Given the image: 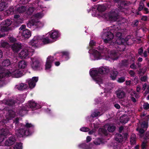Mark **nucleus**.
Masks as SVG:
<instances>
[{
    "mask_svg": "<svg viewBox=\"0 0 149 149\" xmlns=\"http://www.w3.org/2000/svg\"><path fill=\"white\" fill-rule=\"evenodd\" d=\"M109 69L108 68L102 67L98 69L94 68L91 69L90 74L93 79L102 88L104 84L102 83V81L100 77L103 74L108 73L109 71Z\"/></svg>",
    "mask_w": 149,
    "mask_h": 149,
    "instance_id": "nucleus-1",
    "label": "nucleus"
},
{
    "mask_svg": "<svg viewBox=\"0 0 149 149\" xmlns=\"http://www.w3.org/2000/svg\"><path fill=\"white\" fill-rule=\"evenodd\" d=\"M89 53H91V57L92 60H98L101 58L105 59L106 60H109L110 58L113 60H116L117 58V54L116 52H110V56L109 55L102 57V55L96 50L95 49H90L89 51Z\"/></svg>",
    "mask_w": 149,
    "mask_h": 149,
    "instance_id": "nucleus-2",
    "label": "nucleus"
},
{
    "mask_svg": "<svg viewBox=\"0 0 149 149\" xmlns=\"http://www.w3.org/2000/svg\"><path fill=\"white\" fill-rule=\"evenodd\" d=\"M33 126L30 123H27L25 125H21L20 127L16 131V134L18 136L23 137L24 135L28 136L29 135L28 129Z\"/></svg>",
    "mask_w": 149,
    "mask_h": 149,
    "instance_id": "nucleus-3",
    "label": "nucleus"
},
{
    "mask_svg": "<svg viewBox=\"0 0 149 149\" xmlns=\"http://www.w3.org/2000/svg\"><path fill=\"white\" fill-rule=\"evenodd\" d=\"M6 75L8 77L18 78L22 76V73L19 69L16 68H13L9 70H6Z\"/></svg>",
    "mask_w": 149,
    "mask_h": 149,
    "instance_id": "nucleus-4",
    "label": "nucleus"
},
{
    "mask_svg": "<svg viewBox=\"0 0 149 149\" xmlns=\"http://www.w3.org/2000/svg\"><path fill=\"white\" fill-rule=\"evenodd\" d=\"M103 17L105 18L107 20L112 21H116L118 18L117 10H115L109 13L103 15Z\"/></svg>",
    "mask_w": 149,
    "mask_h": 149,
    "instance_id": "nucleus-5",
    "label": "nucleus"
},
{
    "mask_svg": "<svg viewBox=\"0 0 149 149\" xmlns=\"http://www.w3.org/2000/svg\"><path fill=\"white\" fill-rule=\"evenodd\" d=\"M34 52V49H31L30 47H25L19 54V56L22 59L28 57L30 52Z\"/></svg>",
    "mask_w": 149,
    "mask_h": 149,
    "instance_id": "nucleus-6",
    "label": "nucleus"
},
{
    "mask_svg": "<svg viewBox=\"0 0 149 149\" xmlns=\"http://www.w3.org/2000/svg\"><path fill=\"white\" fill-rule=\"evenodd\" d=\"M40 42V37L38 36H35L29 42V45L31 46V49H34V48L39 47Z\"/></svg>",
    "mask_w": 149,
    "mask_h": 149,
    "instance_id": "nucleus-7",
    "label": "nucleus"
},
{
    "mask_svg": "<svg viewBox=\"0 0 149 149\" xmlns=\"http://www.w3.org/2000/svg\"><path fill=\"white\" fill-rule=\"evenodd\" d=\"M114 36L110 32H105L102 35V38L105 43L109 42L113 38Z\"/></svg>",
    "mask_w": 149,
    "mask_h": 149,
    "instance_id": "nucleus-8",
    "label": "nucleus"
},
{
    "mask_svg": "<svg viewBox=\"0 0 149 149\" xmlns=\"http://www.w3.org/2000/svg\"><path fill=\"white\" fill-rule=\"evenodd\" d=\"M33 8L30 7L28 8L24 6H22L17 8V12L19 13H22L26 10V13L29 14L32 13L33 11Z\"/></svg>",
    "mask_w": 149,
    "mask_h": 149,
    "instance_id": "nucleus-9",
    "label": "nucleus"
},
{
    "mask_svg": "<svg viewBox=\"0 0 149 149\" xmlns=\"http://www.w3.org/2000/svg\"><path fill=\"white\" fill-rule=\"evenodd\" d=\"M49 33L50 38L52 39L53 42L56 41L60 36L59 33L56 30H52Z\"/></svg>",
    "mask_w": 149,
    "mask_h": 149,
    "instance_id": "nucleus-10",
    "label": "nucleus"
},
{
    "mask_svg": "<svg viewBox=\"0 0 149 149\" xmlns=\"http://www.w3.org/2000/svg\"><path fill=\"white\" fill-rule=\"evenodd\" d=\"M12 23L10 19H7L3 21L2 23L3 26L1 30L2 32L7 31L9 30L8 27Z\"/></svg>",
    "mask_w": 149,
    "mask_h": 149,
    "instance_id": "nucleus-11",
    "label": "nucleus"
},
{
    "mask_svg": "<svg viewBox=\"0 0 149 149\" xmlns=\"http://www.w3.org/2000/svg\"><path fill=\"white\" fill-rule=\"evenodd\" d=\"M31 65L32 68L34 70H38L40 64L38 60L36 58H31Z\"/></svg>",
    "mask_w": 149,
    "mask_h": 149,
    "instance_id": "nucleus-12",
    "label": "nucleus"
},
{
    "mask_svg": "<svg viewBox=\"0 0 149 149\" xmlns=\"http://www.w3.org/2000/svg\"><path fill=\"white\" fill-rule=\"evenodd\" d=\"M16 141V139L15 137L14 136H11L5 141L3 145L6 146H11L14 144Z\"/></svg>",
    "mask_w": 149,
    "mask_h": 149,
    "instance_id": "nucleus-13",
    "label": "nucleus"
},
{
    "mask_svg": "<svg viewBox=\"0 0 149 149\" xmlns=\"http://www.w3.org/2000/svg\"><path fill=\"white\" fill-rule=\"evenodd\" d=\"M38 77H33L31 79H28L27 80L29 87L33 88L36 85V83L38 81Z\"/></svg>",
    "mask_w": 149,
    "mask_h": 149,
    "instance_id": "nucleus-14",
    "label": "nucleus"
},
{
    "mask_svg": "<svg viewBox=\"0 0 149 149\" xmlns=\"http://www.w3.org/2000/svg\"><path fill=\"white\" fill-rule=\"evenodd\" d=\"M23 46L21 43L18 42L14 43L13 45L11 46L12 49L14 52H17L22 49Z\"/></svg>",
    "mask_w": 149,
    "mask_h": 149,
    "instance_id": "nucleus-15",
    "label": "nucleus"
},
{
    "mask_svg": "<svg viewBox=\"0 0 149 149\" xmlns=\"http://www.w3.org/2000/svg\"><path fill=\"white\" fill-rule=\"evenodd\" d=\"M122 35V33H120L118 32L117 33L116 36L118 38L116 40V42L115 43V45H116V43L119 44V46H118V47L120 48L124 46L123 45H122L123 41H124V40L123 39H121V37Z\"/></svg>",
    "mask_w": 149,
    "mask_h": 149,
    "instance_id": "nucleus-16",
    "label": "nucleus"
},
{
    "mask_svg": "<svg viewBox=\"0 0 149 149\" xmlns=\"http://www.w3.org/2000/svg\"><path fill=\"white\" fill-rule=\"evenodd\" d=\"M79 148L83 149H95V145L90 143L87 145L85 143H83L79 145Z\"/></svg>",
    "mask_w": 149,
    "mask_h": 149,
    "instance_id": "nucleus-17",
    "label": "nucleus"
},
{
    "mask_svg": "<svg viewBox=\"0 0 149 149\" xmlns=\"http://www.w3.org/2000/svg\"><path fill=\"white\" fill-rule=\"evenodd\" d=\"M22 36L26 38H28L31 36V32L28 29H26L20 31Z\"/></svg>",
    "mask_w": 149,
    "mask_h": 149,
    "instance_id": "nucleus-18",
    "label": "nucleus"
},
{
    "mask_svg": "<svg viewBox=\"0 0 149 149\" xmlns=\"http://www.w3.org/2000/svg\"><path fill=\"white\" fill-rule=\"evenodd\" d=\"M9 133L8 130L6 127H4L0 130V136L1 137L7 136Z\"/></svg>",
    "mask_w": 149,
    "mask_h": 149,
    "instance_id": "nucleus-19",
    "label": "nucleus"
},
{
    "mask_svg": "<svg viewBox=\"0 0 149 149\" xmlns=\"http://www.w3.org/2000/svg\"><path fill=\"white\" fill-rule=\"evenodd\" d=\"M15 88L18 90H23L28 88L27 84L22 83L16 85L15 86Z\"/></svg>",
    "mask_w": 149,
    "mask_h": 149,
    "instance_id": "nucleus-20",
    "label": "nucleus"
},
{
    "mask_svg": "<svg viewBox=\"0 0 149 149\" xmlns=\"http://www.w3.org/2000/svg\"><path fill=\"white\" fill-rule=\"evenodd\" d=\"M40 22H36L34 19H32L27 24V26L29 28H32L33 26H38Z\"/></svg>",
    "mask_w": 149,
    "mask_h": 149,
    "instance_id": "nucleus-21",
    "label": "nucleus"
},
{
    "mask_svg": "<svg viewBox=\"0 0 149 149\" xmlns=\"http://www.w3.org/2000/svg\"><path fill=\"white\" fill-rule=\"evenodd\" d=\"M15 116V112L12 110H10L8 111V114L6 116V117L8 120L14 117Z\"/></svg>",
    "mask_w": 149,
    "mask_h": 149,
    "instance_id": "nucleus-22",
    "label": "nucleus"
},
{
    "mask_svg": "<svg viewBox=\"0 0 149 149\" xmlns=\"http://www.w3.org/2000/svg\"><path fill=\"white\" fill-rule=\"evenodd\" d=\"M29 105L30 107L32 109H37L40 107H39V104L36 103L33 101L29 102Z\"/></svg>",
    "mask_w": 149,
    "mask_h": 149,
    "instance_id": "nucleus-23",
    "label": "nucleus"
},
{
    "mask_svg": "<svg viewBox=\"0 0 149 149\" xmlns=\"http://www.w3.org/2000/svg\"><path fill=\"white\" fill-rule=\"evenodd\" d=\"M105 128H107L109 132H113L115 130V126L113 124H107L105 125Z\"/></svg>",
    "mask_w": 149,
    "mask_h": 149,
    "instance_id": "nucleus-24",
    "label": "nucleus"
},
{
    "mask_svg": "<svg viewBox=\"0 0 149 149\" xmlns=\"http://www.w3.org/2000/svg\"><path fill=\"white\" fill-rule=\"evenodd\" d=\"M15 101V100L11 99L8 100H4L3 102V103H4L5 104L11 106L15 104V102H14V101Z\"/></svg>",
    "mask_w": 149,
    "mask_h": 149,
    "instance_id": "nucleus-25",
    "label": "nucleus"
},
{
    "mask_svg": "<svg viewBox=\"0 0 149 149\" xmlns=\"http://www.w3.org/2000/svg\"><path fill=\"white\" fill-rule=\"evenodd\" d=\"M22 144L20 143H16L15 144L11 146L9 149H22Z\"/></svg>",
    "mask_w": 149,
    "mask_h": 149,
    "instance_id": "nucleus-26",
    "label": "nucleus"
},
{
    "mask_svg": "<svg viewBox=\"0 0 149 149\" xmlns=\"http://www.w3.org/2000/svg\"><path fill=\"white\" fill-rule=\"evenodd\" d=\"M27 63L24 61H21L18 63V67L19 68L21 69L25 68L27 66Z\"/></svg>",
    "mask_w": 149,
    "mask_h": 149,
    "instance_id": "nucleus-27",
    "label": "nucleus"
},
{
    "mask_svg": "<svg viewBox=\"0 0 149 149\" xmlns=\"http://www.w3.org/2000/svg\"><path fill=\"white\" fill-rule=\"evenodd\" d=\"M120 122L123 124L127 123L129 120V118L126 115H124L120 118Z\"/></svg>",
    "mask_w": 149,
    "mask_h": 149,
    "instance_id": "nucleus-28",
    "label": "nucleus"
},
{
    "mask_svg": "<svg viewBox=\"0 0 149 149\" xmlns=\"http://www.w3.org/2000/svg\"><path fill=\"white\" fill-rule=\"evenodd\" d=\"M116 94L117 97L120 99L123 98L125 95V94L124 92L121 90L118 91Z\"/></svg>",
    "mask_w": 149,
    "mask_h": 149,
    "instance_id": "nucleus-29",
    "label": "nucleus"
},
{
    "mask_svg": "<svg viewBox=\"0 0 149 149\" xmlns=\"http://www.w3.org/2000/svg\"><path fill=\"white\" fill-rule=\"evenodd\" d=\"M102 113H101L97 110H95L94 112H93L91 114V117H95L98 116H100L102 114Z\"/></svg>",
    "mask_w": 149,
    "mask_h": 149,
    "instance_id": "nucleus-30",
    "label": "nucleus"
},
{
    "mask_svg": "<svg viewBox=\"0 0 149 149\" xmlns=\"http://www.w3.org/2000/svg\"><path fill=\"white\" fill-rule=\"evenodd\" d=\"M41 40L44 44H46L50 43L53 42L51 40L49 39L48 38H41L40 37V41Z\"/></svg>",
    "mask_w": 149,
    "mask_h": 149,
    "instance_id": "nucleus-31",
    "label": "nucleus"
},
{
    "mask_svg": "<svg viewBox=\"0 0 149 149\" xmlns=\"http://www.w3.org/2000/svg\"><path fill=\"white\" fill-rule=\"evenodd\" d=\"M106 7L105 6L103 5H98L97 10L100 12H102L106 10Z\"/></svg>",
    "mask_w": 149,
    "mask_h": 149,
    "instance_id": "nucleus-32",
    "label": "nucleus"
},
{
    "mask_svg": "<svg viewBox=\"0 0 149 149\" xmlns=\"http://www.w3.org/2000/svg\"><path fill=\"white\" fill-rule=\"evenodd\" d=\"M115 138L116 140L117 141L120 142L122 141L123 136L120 134H116Z\"/></svg>",
    "mask_w": 149,
    "mask_h": 149,
    "instance_id": "nucleus-33",
    "label": "nucleus"
},
{
    "mask_svg": "<svg viewBox=\"0 0 149 149\" xmlns=\"http://www.w3.org/2000/svg\"><path fill=\"white\" fill-rule=\"evenodd\" d=\"M117 74L118 72L116 71H114L111 72V74L110 77L112 80H114L116 79Z\"/></svg>",
    "mask_w": 149,
    "mask_h": 149,
    "instance_id": "nucleus-34",
    "label": "nucleus"
},
{
    "mask_svg": "<svg viewBox=\"0 0 149 149\" xmlns=\"http://www.w3.org/2000/svg\"><path fill=\"white\" fill-rule=\"evenodd\" d=\"M49 59L48 58L47 60L46 63L45 64V69L46 70H49L51 68L52 66V63H49Z\"/></svg>",
    "mask_w": 149,
    "mask_h": 149,
    "instance_id": "nucleus-35",
    "label": "nucleus"
},
{
    "mask_svg": "<svg viewBox=\"0 0 149 149\" xmlns=\"http://www.w3.org/2000/svg\"><path fill=\"white\" fill-rule=\"evenodd\" d=\"M10 62L9 60L6 59L4 60L2 63L3 66H7L10 65Z\"/></svg>",
    "mask_w": 149,
    "mask_h": 149,
    "instance_id": "nucleus-36",
    "label": "nucleus"
},
{
    "mask_svg": "<svg viewBox=\"0 0 149 149\" xmlns=\"http://www.w3.org/2000/svg\"><path fill=\"white\" fill-rule=\"evenodd\" d=\"M7 13L8 15H13L14 13V9L13 7L11 6L10 7L9 9L7 10Z\"/></svg>",
    "mask_w": 149,
    "mask_h": 149,
    "instance_id": "nucleus-37",
    "label": "nucleus"
},
{
    "mask_svg": "<svg viewBox=\"0 0 149 149\" xmlns=\"http://www.w3.org/2000/svg\"><path fill=\"white\" fill-rule=\"evenodd\" d=\"M93 143L95 145H99L102 143V140L101 139L99 138H97L93 141Z\"/></svg>",
    "mask_w": 149,
    "mask_h": 149,
    "instance_id": "nucleus-38",
    "label": "nucleus"
},
{
    "mask_svg": "<svg viewBox=\"0 0 149 149\" xmlns=\"http://www.w3.org/2000/svg\"><path fill=\"white\" fill-rule=\"evenodd\" d=\"M6 8L5 2H1L0 3V11H2L4 10Z\"/></svg>",
    "mask_w": 149,
    "mask_h": 149,
    "instance_id": "nucleus-39",
    "label": "nucleus"
},
{
    "mask_svg": "<svg viewBox=\"0 0 149 149\" xmlns=\"http://www.w3.org/2000/svg\"><path fill=\"white\" fill-rule=\"evenodd\" d=\"M146 89H147V91L149 92V85H147L146 84H144L143 85L142 89L144 91Z\"/></svg>",
    "mask_w": 149,
    "mask_h": 149,
    "instance_id": "nucleus-40",
    "label": "nucleus"
},
{
    "mask_svg": "<svg viewBox=\"0 0 149 149\" xmlns=\"http://www.w3.org/2000/svg\"><path fill=\"white\" fill-rule=\"evenodd\" d=\"M148 123L147 122H144L141 124V126L142 128L146 129L148 127Z\"/></svg>",
    "mask_w": 149,
    "mask_h": 149,
    "instance_id": "nucleus-41",
    "label": "nucleus"
},
{
    "mask_svg": "<svg viewBox=\"0 0 149 149\" xmlns=\"http://www.w3.org/2000/svg\"><path fill=\"white\" fill-rule=\"evenodd\" d=\"M9 39L10 42L14 43V44L16 43L15 42L16 41V38H14L12 36H10L9 37Z\"/></svg>",
    "mask_w": 149,
    "mask_h": 149,
    "instance_id": "nucleus-42",
    "label": "nucleus"
},
{
    "mask_svg": "<svg viewBox=\"0 0 149 149\" xmlns=\"http://www.w3.org/2000/svg\"><path fill=\"white\" fill-rule=\"evenodd\" d=\"M49 59V63H51L54 61L55 60V58H54L53 56H49L47 58V60L48 59Z\"/></svg>",
    "mask_w": 149,
    "mask_h": 149,
    "instance_id": "nucleus-43",
    "label": "nucleus"
},
{
    "mask_svg": "<svg viewBox=\"0 0 149 149\" xmlns=\"http://www.w3.org/2000/svg\"><path fill=\"white\" fill-rule=\"evenodd\" d=\"M17 99L18 100V101L19 102H23L25 98L23 96V95H19L18 97H17Z\"/></svg>",
    "mask_w": 149,
    "mask_h": 149,
    "instance_id": "nucleus-44",
    "label": "nucleus"
},
{
    "mask_svg": "<svg viewBox=\"0 0 149 149\" xmlns=\"http://www.w3.org/2000/svg\"><path fill=\"white\" fill-rule=\"evenodd\" d=\"M44 16V14L42 13H37L35 15V17L38 18H40Z\"/></svg>",
    "mask_w": 149,
    "mask_h": 149,
    "instance_id": "nucleus-45",
    "label": "nucleus"
},
{
    "mask_svg": "<svg viewBox=\"0 0 149 149\" xmlns=\"http://www.w3.org/2000/svg\"><path fill=\"white\" fill-rule=\"evenodd\" d=\"M143 107L145 109H149V104L147 102L145 103L143 105Z\"/></svg>",
    "mask_w": 149,
    "mask_h": 149,
    "instance_id": "nucleus-46",
    "label": "nucleus"
},
{
    "mask_svg": "<svg viewBox=\"0 0 149 149\" xmlns=\"http://www.w3.org/2000/svg\"><path fill=\"white\" fill-rule=\"evenodd\" d=\"M130 94L131 96V97H134L136 98L137 97V95L136 94L135 91H133V90H132L130 92Z\"/></svg>",
    "mask_w": 149,
    "mask_h": 149,
    "instance_id": "nucleus-47",
    "label": "nucleus"
},
{
    "mask_svg": "<svg viewBox=\"0 0 149 149\" xmlns=\"http://www.w3.org/2000/svg\"><path fill=\"white\" fill-rule=\"evenodd\" d=\"M6 74V70L3 72L0 73V79L4 77H8Z\"/></svg>",
    "mask_w": 149,
    "mask_h": 149,
    "instance_id": "nucleus-48",
    "label": "nucleus"
},
{
    "mask_svg": "<svg viewBox=\"0 0 149 149\" xmlns=\"http://www.w3.org/2000/svg\"><path fill=\"white\" fill-rule=\"evenodd\" d=\"M135 136L134 134L132 135L130 138V141L132 143H135Z\"/></svg>",
    "mask_w": 149,
    "mask_h": 149,
    "instance_id": "nucleus-49",
    "label": "nucleus"
},
{
    "mask_svg": "<svg viewBox=\"0 0 149 149\" xmlns=\"http://www.w3.org/2000/svg\"><path fill=\"white\" fill-rule=\"evenodd\" d=\"M2 45L3 47L6 48L9 47L10 46V45L6 42H4L2 43Z\"/></svg>",
    "mask_w": 149,
    "mask_h": 149,
    "instance_id": "nucleus-50",
    "label": "nucleus"
},
{
    "mask_svg": "<svg viewBox=\"0 0 149 149\" xmlns=\"http://www.w3.org/2000/svg\"><path fill=\"white\" fill-rule=\"evenodd\" d=\"M89 130V129L88 128L85 127H83L80 129V130L84 132H87Z\"/></svg>",
    "mask_w": 149,
    "mask_h": 149,
    "instance_id": "nucleus-51",
    "label": "nucleus"
},
{
    "mask_svg": "<svg viewBox=\"0 0 149 149\" xmlns=\"http://www.w3.org/2000/svg\"><path fill=\"white\" fill-rule=\"evenodd\" d=\"M144 6V4L142 2H141L140 3L139 6L138 8V9L139 10H141L143 8Z\"/></svg>",
    "mask_w": 149,
    "mask_h": 149,
    "instance_id": "nucleus-52",
    "label": "nucleus"
},
{
    "mask_svg": "<svg viewBox=\"0 0 149 149\" xmlns=\"http://www.w3.org/2000/svg\"><path fill=\"white\" fill-rule=\"evenodd\" d=\"M147 146V144L146 142H143L142 143L141 145V148L142 149H146Z\"/></svg>",
    "mask_w": 149,
    "mask_h": 149,
    "instance_id": "nucleus-53",
    "label": "nucleus"
},
{
    "mask_svg": "<svg viewBox=\"0 0 149 149\" xmlns=\"http://www.w3.org/2000/svg\"><path fill=\"white\" fill-rule=\"evenodd\" d=\"M118 81L119 83H122L125 81V78L123 77H121L118 79Z\"/></svg>",
    "mask_w": 149,
    "mask_h": 149,
    "instance_id": "nucleus-54",
    "label": "nucleus"
},
{
    "mask_svg": "<svg viewBox=\"0 0 149 149\" xmlns=\"http://www.w3.org/2000/svg\"><path fill=\"white\" fill-rule=\"evenodd\" d=\"M63 58H66L68 57V53L67 52H63Z\"/></svg>",
    "mask_w": 149,
    "mask_h": 149,
    "instance_id": "nucleus-55",
    "label": "nucleus"
},
{
    "mask_svg": "<svg viewBox=\"0 0 149 149\" xmlns=\"http://www.w3.org/2000/svg\"><path fill=\"white\" fill-rule=\"evenodd\" d=\"M95 45V42L93 40H91L89 43V45L91 47Z\"/></svg>",
    "mask_w": 149,
    "mask_h": 149,
    "instance_id": "nucleus-56",
    "label": "nucleus"
},
{
    "mask_svg": "<svg viewBox=\"0 0 149 149\" xmlns=\"http://www.w3.org/2000/svg\"><path fill=\"white\" fill-rule=\"evenodd\" d=\"M25 28L26 26L25 25H22L19 29L20 30V33L21 31H22L23 30H24V29H25Z\"/></svg>",
    "mask_w": 149,
    "mask_h": 149,
    "instance_id": "nucleus-57",
    "label": "nucleus"
},
{
    "mask_svg": "<svg viewBox=\"0 0 149 149\" xmlns=\"http://www.w3.org/2000/svg\"><path fill=\"white\" fill-rule=\"evenodd\" d=\"M147 79V77L146 76H144L141 77V81H146Z\"/></svg>",
    "mask_w": 149,
    "mask_h": 149,
    "instance_id": "nucleus-58",
    "label": "nucleus"
},
{
    "mask_svg": "<svg viewBox=\"0 0 149 149\" xmlns=\"http://www.w3.org/2000/svg\"><path fill=\"white\" fill-rule=\"evenodd\" d=\"M129 74L131 76H134L135 74V73L133 71L131 70L129 71Z\"/></svg>",
    "mask_w": 149,
    "mask_h": 149,
    "instance_id": "nucleus-59",
    "label": "nucleus"
},
{
    "mask_svg": "<svg viewBox=\"0 0 149 149\" xmlns=\"http://www.w3.org/2000/svg\"><path fill=\"white\" fill-rule=\"evenodd\" d=\"M4 139V137H1L0 136V146H4L3 144L2 145V142L3 141Z\"/></svg>",
    "mask_w": 149,
    "mask_h": 149,
    "instance_id": "nucleus-60",
    "label": "nucleus"
},
{
    "mask_svg": "<svg viewBox=\"0 0 149 149\" xmlns=\"http://www.w3.org/2000/svg\"><path fill=\"white\" fill-rule=\"evenodd\" d=\"M147 17L146 16H143L142 17L141 19L144 21H146L147 20Z\"/></svg>",
    "mask_w": 149,
    "mask_h": 149,
    "instance_id": "nucleus-61",
    "label": "nucleus"
},
{
    "mask_svg": "<svg viewBox=\"0 0 149 149\" xmlns=\"http://www.w3.org/2000/svg\"><path fill=\"white\" fill-rule=\"evenodd\" d=\"M91 138L90 136H88L86 137V142L87 143L89 142L91 140Z\"/></svg>",
    "mask_w": 149,
    "mask_h": 149,
    "instance_id": "nucleus-62",
    "label": "nucleus"
},
{
    "mask_svg": "<svg viewBox=\"0 0 149 149\" xmlns=\"http://www.w3.org/2000/svg\"><path fill=\"white\" fill-rule=\"evenodd\" d=\"M4 84V83L3 81L0 79V87L3 86Z\"/></svg>",
    "mask_w": 149,
    "mask_h": 149,
    "instance_id": "nucleus-63",
    "label": "nucleus"
},
{
    "mask_svg": "<svg viewBox=\"0 0 149 149\" xmlns=\"http://www.w3.org/2000/svg\"><path fill=\"white\" fill-rule=\"evenodd\" d=\"M130 68L133 69H135L136 68V66L133 63L130 66Z\"/></svg>",
    "mask_w": 149,
    "mask_h": 149,
    "instance_id": "nucleus-64",
    "label": "nucleus"
}]
</instances>
